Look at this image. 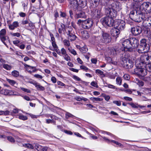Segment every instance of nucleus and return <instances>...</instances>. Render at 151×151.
Wrapping results in <instances>:
<instances>
[{
	"mask_svg": "<svg viewBox=\"0 0 151 151\" xmlns=\"http://www.w3.org/2000/svg\"><path fill=\"white\" fill-rule=\"evenodd\" d=\"M121 7L118 2H115L111 4V7L106 8V12L107 16L112 18H115L117 12L121 9Z\"/></svg>",
	"mask_w": 151,
	"mask_h": 151,
	"instance_id": "obj_1",
	"label": "nucleus"
},
{
	"mask_svg": "<svg viewBox=\"0 0 151 151\" xmlns=\"http://www.w3.org/2000/svg\"><path fill=\"white\" fill-rule=\"evenodd\" d=\"M129 17L132 19L137 22H140L142 20H145L146 19L145 15L139 9L131 11Z\"/></svg>",
	"mask_w": 151,
	"mask_h": 151,
	"instance_id": "obj_2",
	"label": "nucleus"
},
{
	"mask_svg": "<svg viewBox=\"0 0 151 151\" xmlns=\"http://www.w3.org/2000/svg\"><path fill=\"white\" fill-rule=\"evenodd\" d=\"M135 65L137 68L134 70L135 73L137 74L140 78L143 79V77L147 74V72L145 69L140 68V67H145V66L142 65L141 64L139 65L137 61L136 62Z\"/></svg>",
	"mask_w": 151,
	"mask_h": 151,
	"instance_id": "obj_3",
	"label": "nucleus"
},
{
	"mask_svg": "<svg viewBox=\"0 0 151 151\" xmlns=\"http://www.w3.org/2000/svg\"><path fill=\"white\" fill-rule=\"evenodd\" d=\"M101 20L103 25L109 27L114 25V22L113 18L108 16L102 18Z\"/></svg>",
	"mask_w": 151,
	"mask_h": 151,
	"instance_id": "obj_4",
	"label": "nucleus"
},
{
	"mask_svg": "<svg viewBox=\"0 0 151 151\" xmlns=\"http://www.w3.org/2000/svg\"><path fill=\"white\" fill-rule=\"evenodd\" d=\"M140 49L138 51L140 50L142 53L146 52L149 50V49L147 43V40L145 39H142L140 41Z\"/></svg>",
	"mask_w": 151,
	"mask_h": 151,
	"instance_id": "obj_5",
	"label": "nucleus"
},
{
	"mask_svg": "<svg viewBox=\"0 0 151 151\" xmlns=\"http://www.w3.org/2000/svg\"><path fill=\"white\" fill-rule=\"evenodd\" d=\"M122 45L124 47V51H131L132 45L130 43V40L123 39L122 40Z\"/></svg>",
	"mask_w": 151,
	"mask_h": 151,
	"instance_id": "obj_6",
	"label": "nucleus"
},
{
	"mask_svg": "<svg viewBox=\"0 0 151 151\" xmlns=\"http://www.w3.org/2000/svg\"><path fill=\"white\" fill-rule=\"evenodd\" d=\"M125 23L124 20L117 19L114 22V25L117 29L122 30L125 28Z\"/></svg>",
	"mask_w": 151,
	"mask_h": 151,
	"instance_id": "obj_7",
	"label": "nucleus"
},
{
	"mask_svg": "<svg viewBox=\"0 0 151 151\" xmlns=\"http://www.w3.org/2000/svg\"><path fill=\"white\" fill-rule=\"evenodd\" d=\"M93 21L91 19H88L83 21L82 24V26L85 29H89L92 26Z\"/></svg>",
	"mask_w": 151,
	"mask_h": 151,
	"instance_id": "obj_8",
	"label": "nucleus"
},
{
	"mask_svg": "<svg viewBox=\"0 0 151 151\" xmlns=\"http://www.w3.org/2000/svg\"><path fill=\"white\" fill-rule=\"evenodd\" d=\"M101 40L104 43H107L110 42L111 41V39L108 34L103 32L101 37Z\"/></svg>",
	"mask_w": 151,
	"mask_h": 151,
	"instance_id": "obj_9",
	"label": "nucleus"
},
{
	"mask_svg": "<svg viewBox=\"0 0 151 151\" xmlns=\"http://www.w3.org/2000/svg\"><path fill=\"white\" fill-rule=\"evenodd\" d=\"M142 32L141 28L139 26L136 27L132 28L131 29L132 33L134 35L136 36L139 35Z\"/></svg>",
	"mask_w": 151,
	"mask_h": 151,
	"instance_id": "obj_10",
	"label": "nucleus"
},
{
	"mask_svg": "<svg viewBox=\"0 0 151 151\" xmlns=\"http://www.w3.org/2000/svg\"><path fill=\"white\" fill-rule=\"evenodd\" d=\"M150 3L147 2H143L140 6L139 10L145 15V12L150 5Z\"/></svg>",
	"mask_w": 151,
	"mask_h": 151,
	"instance_id": "obj_11",
	"label": "nucleus"
},
{
	"mask_svg": "<svg viewBox=\"0 0 151 151\" xmlns=\"http://www.w3.org/2000/svg\"><path fill=\"white\" fill-rule=\"evenodd\" d=\"M130 43L132 45L131 50L133 48L137 47L139 45V41L135 38H131L129 39Z\"/></svg>",
	"mask_w": 151,
	"mask_h": 151,
	"instance_id": "obj_12",
	"label": "nucleus"
},
{
	"mask_svg": "<svg viewBox=\"0 0 151 151\" xmlns=\"http://www.w3.org/2000/svg\"><path fill=\"white\" fill-rule=\"evenodd\" d=\"M70 7L76 10L78 9L79 6L77 0H69Z\"/></svg>",
	"mask_w": 151,
	"mask_h": 151,
	"instance_id": "obj_13",
	"label": "nucleus"
},
{
	"mask_svg": "<svg viewBox=\"0 0 151 151\" xmlns=\"http://www.w3.org/2000/svg\"><path fill=\"white\" fill-rule=\"evenodd\" d=\"M102 137L103 138L104 140L108 143H109L111 142H113L114 143L116 144V145H117L119 147H122V144L118 142L117 141L111 140L105 137Z\"/></svg>",
	"mask_w": 151,
	"mask_h": 151,
	"instance_id": "obj_14",
	"label": "nucleus"
},
{
	"mask_svg": "<svg viewBox=\"0 0 151 151\" xmlns=\"http://www.w3.org/2000/svg\"><path fill=\"white\" fill-rule=\"evenodd\" d=\"M121 63L124 65V66L127 67L129 65V64L132 65L133 63L129 59H128L124 57L122 58Z\"/></svg>",
	"mask_w": 151,
	"mask_h": 151,
	"instance_id": "obj_15",
	"label": "nucleus"
},
{
	"mask_svg": "<svg viewBox=\"0 0 151 151\" xmlns=\"http://www.w3.org/2000/svg\"><path fill=\"white\" fill-rule=\"evenodd\" d=\"M24 66L27 71L30 73L35 72L37 70L35 67L31 66L26 64L24 65Z\"/></svg>",
	"mask_w": 151,
	"mask_h": 151,
	"instance_id": "obj_16",
	"label": "nucleus"
},
{
	"mask_svg": "<svg viewBox=\"0 0 151 151\" xmlns=\"http://www.w3.org/2000/svg\"><path fill=\"white\" fill-rule=\"evenodd\" d=\"M120 33L119 30L117 28H112L111 30V35L114 37H117Z\"/></svg>",
	"mask_w": 151,
	"mask_h": 151,
	"instance_id": "obj_17",
	"label": "nucleus"
},
{
	"mask_svg": "<svg viewBox=\"0 0 151 151\" xmlns=\"http://www.w3.org/2000/svg\"><path fill=\"white\" fill-rule=\"evenodd\" d=\"M8 26L10 29L14 30L15 28H16L19 26V23L17 21H15L12 24L9 25Z\"/></svg>",
	"mask_w": 151,
	"mask_h": 151,
	"instance_id": "obj_18",
	"label": "nucleus"
},
{
	"mask_svg": "<svg viewBox=\"0 0 151 151\" xmlns=\"http://www.w3.org/2000/svg\"><path fill=\"white\" fill-rule=\"evenodd\" d=\"M143 25L145 28L147 29L148 32L149 31H151V22H150L149 21L146 22H143Z\"/></svg>",
	"mask_w": 151,
	"mask_h": 151,
	"instance_id": "obj_19",
	"label": "nucleus"
},
{
	"mask_svg": "<svg viewBox=\"0 0 151 151\" xmlns=\"http://www.w3.org/2000/svg\"><path fill=\"white\" fill-rule=\"evenodd\" d=\"M75 17L76 19L79 18H86V16L84 12H81L80 13L76 14L75 16Z\"/></svg>",
	"mask_w": 151,
	"mask_h": 151,
	"instance_id": "obj_20",
	"label": "nucleus"
},
{
	"mask_svg": "<svg viewBox=\"0 0 151 151\" xmlns=\"http://www.w3.org/2000/svg\"><path fill=\"white\" fill-rule=\"evenodd\" d=\"M82 37L83 39H88L89 37V35L88 32L86 30H84L81 32Z\"/></svg>",
	"mask_w": 151,
	"mask_h": 151,
	"instance_id": "obj_21",
	"label": "nucleus"
},
{
	"mask_svg": "<svg viewBox=\"0 0 151 151\" xmlns=\"http://www.w3.org/2000/svg\"><path fill=\"white\" fill-rule=\"evenodd\" d=\"M79 6L80 7H83L86 4L87 0H77Z\"/></svg>",
	"mask_w": 151,
	"mask_h": 151,
	"instance_id": "obj_22",
	"label": "nucleus"
},
{
	"mask_svg": "<svg viewBox=\"0 0 151 151\" xmlns=\"http://www.w3.org/2000/svg\"><path fill=\"white\" fill-rule=\"evenodd\" d=\"M20 146L23 147L25 148H27L29 149H33L34 147L32 145L29 143H24V144H20Z\"/></svg>",
	"mask_w": 151,
	"mask_h": 151,
	"instance_id": "obj_23",
	"label": "nucleus"
},
{
	"mask_svg": "<svg viewBox=\"0 0 151 151\" xmlns=\"http://www.w3.org/2000/svg\"><path fill=\"white\" fill-rule=\"evenodd\" d=\"M68 39L71 41L75 40L76 39V37L75 35L71 33L69 31H68Z\"/></svg>",
	"mask_w": 151,
	"mask_h": 151,
	"instance_id": "obj_24",
	"label": "nucleus"
},
{
	"mask_svg": "<svg viewBox=\"0 0 151 151\" xmlns=\"http://www.w3.org/2000/svg\"><path fill=\"white\" fill-rule=\"evenodd\" d=\"M6 81L11 85L15 86V85H17V82L13 80H11L7 78H6Z\"/></svg>",
	"mask_w": 151,
	"mask_h": 151,
	"instance_id": "obj_25",
	"label": "nucleus"
},
{
	"mask_svg": "<svg viewBox=\"0 0 151 151\" xmlns=\"http://www.w3.org/2000/svg\"><path fill=\"white\" fill-rule=\"evenodd\" d=\"M134 82L137 84L139 86H142L144 85V83L141 80H139L137 78H135L134 80Z\"/></svg>",
	"mask_w": 151,
	"mask_h": 151,
	"instance_id": "obj_26",
	"label": "nucleus"
},
{
	"mask_svg": "<svg viewBox=\"0 0 151 151\" xmlns=\"http://www.w3.org/2000/svg\"><path fill=\"white\" fill-rule=\"evenodd\" d=\"M33 84L35 85L37 88L38 90H41L42 91H43L44 90V88L40 85L38 84L37 83H33Z\"/></svg>",
	"mask_w": 151,
	"mask_h": 151,
	"instance_id": "obj_27",
	"label": "nucleus"
},
{
	"mask_svg": "<svg viewBox=\"0 0 151 151\" xmlns=\"http://www.w3.org/2000/svg\"><path fill=\"white\" fill-rule=\"evenodd\" d=\"M0 93L4 95H9L10 90L3 89L0 91Z\"/></svg>",
	"mask_w": 151,
	"mask_h": 151,
	"instance_id": "obj_28",
	"label": "nucleus"
},
{
	"mask_svg": "<svg viewBox=\"0 0 151 151\" xmlns=\"http://www.w3.org/2000/svg\"><path fill=\"white\" fill-rule=\"evenodd\" d=\"M11 75L12 76L14 77H18L19 76V73L18 71L16 70H14L12 72Z\"/></svg>",
	"mask_w": 151,
	"mask_h": 151,
	"instance_id": "obj_29",
	"label": "nucleus"
},
{
	"mask_svg": "<svg viewBox=\"0 0 151 151\" xmlns=\"http://www.w3.org/2000/svg\"><path fill=\"white\" fill-rule=\"evenodd\" d=\"M91 100L93 101V102L95 103L96 102L100 101L103 100V99L99 97H91L90 98Z\"/></svg>",
	"mask_w": 151,
	"mask_h": 151,
	"instance_id": "obj_30",
	"label": "nucleus"
},
{
	"mask_svg": "<svg viewBox=\"0 0 151 151\" xmlns=\"http://www.w3.org/2000/svg\"><path fill=\"white\" fill-rule=\"evenodd\" d=\"M52 44L53 47H52L51 46L49 47V49L51 50L54 51L55 50V49H56V48H58V46L55 43V42H52Z\"/></svg>",
	"mask_w": 151,
	"mask_h": 151,
	"instance_id": "obj_31",
	"label": "nucleus"
},
{
	"mask_svg": "<svg viewBox=\"0 0 151 151\" xmlns=\"http://www.w3.org/2000/svg\"><path fill=\"white\" fill-rule=\"evenodd\" d=\"M96 72L97 74L99 75L101 77H104L105 76V75L104 74V72L100 70H96Z\"/></svg>",
	"mask_w": 151,
	"mask_h": 151,
	"instance_id": "obj_32",
	"label": "nucleus"
},
{
	"mask_svg": "<svg viewBox=\"0 0 151 151\" xmlns=\"http://www.w3.org/2000/svg\"><path fill=\"white\" fill-rule=\"evenodd\" d=\"M100 132L102 134H106L107 135H110L112 137H113L115 139L116 138V137L114 135L111 134V133L109 132H107L104 131H100Z\"/></svg>",
	"mask_w": 151,
	"mask_h": 151,
	"instance_id": "obj_33",
	"label": "nucleus"
},
{
	"mask_svg": "<svg viewBox=\"0 0 151 151\" xmlns=\"http://www.w3.org/2000/svg\"><path fill=\"white\" fill-rule=\"evenodd\" d=\"M9 114L10 111L8 110H6L5 111L0 110V115H9Z\"/></svg>",
	"mask_w": 151,
	"mask_h": 151,
	"instance_id": "obj_34",
	"label": "nucleus"
},
{
	"mask_svg": "<svg viewBox=\"0 0 151 151\" xmlns=\"http://www.w3.org/2000/svg\"><path fill=\"white\" fill-rule=\"evenodd\" d=\"M35 147L38 151H39L42 148V146L37 143H34Z\"/></svg>",
	"mask_w": 151,
	"mask_h": 151,
	"instance_id": "obj_35",
	"label": "nucleus"
},
{
	"mask_svg": "<svg viewBox=\"0 0 151 151\" xmlns=\"http://www.w3.org/2000/svg\"><path fill=\"white\" fill-rule=\"evenodd\" d=\"M3 67L7 70H10L12 68V66L7 64H4Z\"/></svg>",
	"mask_w": 151,
	"mask_h": 151,
	"instance_id": "obj_36",
	"label": "nucleus"
},
{
	"mask_svg": "<svg viewBox=\"0 0 151 151\" xmlns=\"http://www.w3.org/2000/svg\"><path fill=\"white\" fill-rule=\"evenodd\" d=\"M9 95L19 96L20 95V94L15 91L10 90Z\"/></svg>",
	"mask_w": 151,
	"mask_h": 151,
	"instance_id": "obj_37",
	"label": "nucleus"
},
{
	"mask_svg": "<svg viewBox=\"0 0 151 151\" xmlns=\"http://www.w3.org/2000/svg\"><path fill=\"white\" fill-rule=\"evenodd\" d=\"M108 52H109V55H114L116 54V51L114 49H112L108 50Z\"/></svg>",
	"mask_w": 151,
	"mask_h": 151,
	"instance_id": "obj_38",
	"label": "nucleus"
},
{
	"mask_svg": "<svg viewBox=\"0 0 151 151\" xmlns=\"http://www.w3.org/2000/svg\"><path fill=\"white\" fill-rule=\"evenodd\" d=\"M88 50L86 46H84L80 49L81 52L83 53H86Z\"/></svg>",
	"mask_w": 151,
	"mask_h": 151,
	"instance_id": "obj_39",
	"label": "nucleus"
},
{
	"mask_svg": "<svg viewBox=\"0 0 151 151\" xmlns=\"http://www.w3.org/2000/svg\"><path fill=\"white\" fill-rule=\"evenodd\" d=\"M116 83L119 86L121 85L122 82V79L120 77H117L116 79Z\"/></svg>",
	"mask_w": 151,
	"mask_h": 151,
	"instance_id": "obj_40",
	"label": "nucleus"
},
{
	"mask_svg": "<svg viewBox=\"0 0 151 151\" xmlns=\"http://www.w3.org/2000/svg\"><path fill=\"white\" fill-rule=\"evenodd\" d=\"M19 118L20 119L24 121L27 119V117L26 116L21 114L19 115Z\"/></svg>",
	"mask_w": 151,
	"mask_h": 151,
	"instance_id": "obj_41",
	"label": "nucleus"
},
{
	"mask_svg": "<svg viewBox=\"0 0 151 151\" xmlns=\"http://www.w3.org/2000/svg\"><path fill=\"white\" fill-rule=\"evenodd\" d=\"M68 50L73 55H76L77 54V53L76 51L73 49H72L71 47H68Z\"/></svg>",
	"mask_w": 151,
	"mask_h": 151,
	"instance_id": "obj_42",
	"label": "nucleus"
},
{
	"mask_svg": "<svg viewBox=\"0 0 151 151\" xmlns=\"http://www.w3.org/2000/svg\"><path fill=\"white\" fill-rule=\"evenodd\" d=\"M151 13V3H150L147 9L145 12V15L146 14L150 13Z\"/></svg>",
	"mask_w": 151,
	"mask_h": 151,
	"instance_id": "obj_43",
	"label": "nucleus"
},
{
	"mask_svg": "<svg viewBox=\"0 0 151 151\" xmlns=\"http://www.w3.org/2000/svg\"><path fill=\"white\" fill-rule=\"evenodd\" d=\"M7 140L12 143H14L15 140L14 138L11 136H8L7 137Z\"/></svg>",
	"mask_w": 151,
	"mask_h": 151,
	"instance_id": "obj_44",
	"label": "nucleus"
},
{
	"mask_svg": "<svg viewBox=\"0 0 151 151\" xmlns=\"http://www.w3.org/2000/svg\"><path fill=\"white\" fill-rule=\"evenodd\" d=\"M6 31L5 29H2L0 31V36H5Z\"/></svg>",
	"mask_w": 151,
	"mask_h": 151,
	"instance_id": "obj_45",
	"label": "nucleus"
},
{
	"mask_svg": "<svg viewBox=\"0 0 151 151\" xmlns=\"http://www.w3.org/2000/svg\"><path fill=\"white\" fill-rule=\"evenodd\" d=\"M11 35L13 37H19L20 35V34L18 32L16 33H10Z\"/></svg>",
	"mask_w": 151,
	"mask_h": 151,
	"instance_id": "obj_46",
	"label": "nucleus"
},
{
	"mask_svg": "<svg viewBox=\"0 0 151 151\" xmlns=\"http://www.w3.org/2000/svg\"><path fill=\"white\" fill-rule=\"evenodd\" d=\"M20 89L24 92H27V93H30L31 92V91L30 90L27 89L26 88H24L23 87H20Z\"/></svg>",
	"mask_w": 151,
	"mask_h": 151,
	"instance_id": "obj_47",
	"label": "nucleus"
},
{
	"mask_svg": "<svg viewBox=\"0 0 151 151\" xmlns=\"http://www.w3.org/2000/svg\"><path fill=\"white\" fill-rule=\"evenodd\" d=\"M80 68L81 69H82L86 72H87L89 70V69L87 67L84 65H81L80 66Z\"/></svg>",
	"mask_w": 151,
	"mask_h": 151,
	"instance_id": "obj_48",
	"label": "nucleus"
},
{
	"mask_svg": "<svg viewBox=\"0 0 151 151\" xmlns=\"http://www.w3.org/2000/svg\"><path fill=\"white\" fill-rule=\"evenodd\" d=\"M63 57L64 59L67 61H69L70 60V57L67 54L63 55Z\"/></svg>",
	"mask_w": 151,
	"mask_h": 151,
	"instance_id": "obj_49",
	"label": "nucleus"
},
{
	"mask_svg": "<svg viewBox=\"0 0 151 151\" xmlns=\"http://www.w3.org/2000/svg\"><path fill=\"white\" fill-rule=\"evenodd\" d=\"M64 45L67 46H69L70 45V44L69 41L66 40H65L63 41Z\"/></svg>",
	"mask_w": 151,
	"mask_h": 151,
	"instance_id": "obj_50",
	"label": "nucleus"
},
{
	"mask_svg": "<svg viewBox=\"0 0 151 151\" xmlns=\"http://www.w3.org/2000/svg\"><path fill=\"white\" fill-rule=\"evenodd\" d=\"M20 42V41L19 40H16L13 41V43L17 46H19V44Z\"/></svg>",
	"mask_w": 151,
	"mask_h": 151,
	"instance_id": "obj_51",
	"label": "nucleus"
},
{
	"mask_svg": "<svg viewBox=\"0 0 151 151\" xmlns=\"http://www.w3.org/2000/svg\"><path fill=\"white\" fill-rule=\"evenodd\" d=\"M61 54L63 55L67 54L66 51L64 48H61Z\"/></svg>",
	"mask_w": 151,
	"mask_h": 151,
	"instance_id": "obj_52",
	"label": "nucleus"
},
{
	"mask_svg": "<svg viewBox=\"0 0 151 151\" xmlns=\"http://www.w3.org/2000/svg\"><path fill=\"white\" fill-rule=\"evenodd\" d=\"M17 141L18 142V145L20 146V144H23L22 143V142H23V140L20 138H17Z\"/></svg>",
	"mask_w": 151,
	"mask_h": 151,
	"instance_id": "obj_53",
	"label": "nucleus"
},
{
	"mask_svg": "<svg viewBox=\"0 0 151 151\" xmlns=\"http://www.w3.org/2000/svg\"><path fill=\"white\" fill-rule=\"evenodd\" d=\"M0 37L1 41L3 42L5 45L6 46V44L4 42V41L6 40L5 36H0Z\"/></svg>",
	"mask_w": 151,
	"mask_h": 151,
	"instance_id": "obj_54",
	"label": "nucleus"
},
{
	"mask_svg": "<svg viewBox=\"0 0 151 151\" xmlns=\"http://www.w3.org/2000/svg\"><path fill=\"white\" fill-rule=\"evenodd\" d=\"M73 78L74 79L77 81H81V79L78 77L76 76H73Z\"/></svg>",
	"mask_w": 151,
	"mask_h": 151,
	"instance_id": "obj_55",
	"label": "nucleus"
},
{
	"mask_svg": "<svg viewBox=\"0 0 151 151\" xmlns=\"http://www.w3.org/2000/svg\"><path fill=\"white\" fill-rule=\"evenodd\" d=\"M113 103L118 106H120L121 104L120 101H113Z\"/></svg>",
	"mask_w": 151,
	"mask_h": 151,
	"instance_id": "obj_56",
	"label": "nucleus"
},
{
	"mask_svg": "<svg viewBox=\"0 0 151 151\" xmlns=\"http://www.w3.org/2000/svg\"><path fill=\"white\" fill-rule=\"evenodd\" d=\"M34 76L37 78L39 79H42L43 78V77L41 75H40L38 74H36L34 75Z\"/></svg>",
	"mask_w": 151,
	"mask_h": 151,
	"instance_id": "obj_57",
	"label": "nucleus"
},
{
	"mask_svg": "<svg viewBox=\"0 0 151 151\" xmlns=\"http://www.w3.org/2000/svg\"><path fill=\"white\" fill-rule=\"evenodd\" d=\"M131 106L134 108H137L138 107V105L137 104H134L131 103L129 104Z\"/></svg>",
	"mask_w": 151,
	"mask_h": 151,
	"instance_id": "obj_58",
	"label": "nucleus"
},
{
	"mask_svg": "<svg viewBox=\"0 0 151 151\" xmlns=\"http://www.w3.org/2000/svg\"><path fill=\"white\" fill-rule=\"evenodd\" d=\"M91 85L94 87L97 88L98 86L97 85V83L94 81H93L91 83Z\"/></svg>",
	"mask_w": 151,
	"mask_h": 151,
	"instance_id": "obj_59",
	"label": "nucleus"
},
{
	"mask_svg": "<svg viewBox=\"0 0 151 151\" xmlns=\"http://www.w3.org/2000/svg\"><path fill=\"white\" fill-rule=\"evenodd\" d=\"M134 91V93H133V94L135 95H141V94L139 91H136L135 90H132V91Z\"/></svg>",
	"mask_w": 151,
	"mask_h": 151,
	"instance_id": "obj_60",
	"label": "nucleus"
},
{
	"mask_svg": "<svg viewBox=\"0 0 151 151\" xmlns=\"http://www.w3.org/2000/svg\"><path fill=\"white\" fill-rule=\"evenodd\" d=\"M51 81L53 83H55L56 82L57 80L56 78L54 76H52L51 77Z\"/></svg>",
	"mask_w": 151,
	"mask_h": 151,
	"instance_id": "obj_61",
	"label": "nucleus"
},
{
	"mask_svg": "<svg viewBox=\"0 0 151 151\" xmlns=\"http://www.w3.org/2000/svg\"><path fill=\"white\" fill-rule=\"evenodd\" d=\"M57 84L58 85H60L62 86H65V84L60 81H58L57 82Z\"/></svg>",
	"mask_w": 151,
	"mask_h": 151,
	"instance_id": "obj_62",
	"label": "nucleus"
},
{
	"mask_svg": "<svg viewBox=\"0 0 151 151\" xmlns=\"http://www.w3.org/2000/svg\"><path fill=\"white\" fill-rule=\"evenodd\" d=\"M123 77L126 80H128L129 79V76L128 74H125L123 76Z\"/></svg>",
	"mask_w": 151,
	"mask_h": 151,
	"instance_id": "obj_63",
	"label": "nucleus"
},
{
	"mask_svg": "<svg viewBox=\"0 0 151 151\" xmlns=\"http://www.w3.org/2000/svg\"><path fill=\"white\" fill-rule=\"evenodd\" d=\"M123 99L126 101H132V98L127 96L124 97Z\"/></svg>",
	"mask_w": 151,
	"mask_h": 151,
	"instance_id": "obj_64",
	"label": "nucleus"
}]
</instances>
